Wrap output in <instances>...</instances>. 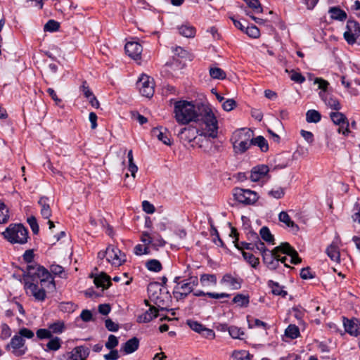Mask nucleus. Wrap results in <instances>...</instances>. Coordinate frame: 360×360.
Returning <instances> with one entry per match:
<instances>
[{"label": "nucleus", "instance_id": "4d7b16f0", "mask_svg": "<svg viewBox=\"0 0 360 360\" xmlns=\"http://www.w3.org/2000/svg\"><path fill=\"white\" fill-rule=\"evenodd\" d=\"M149 252V245L138 244L134 247V253L136 255H148Z\"/></svg>", "mask_w": 360, "mask_h": 360}, {"label": "nucleus", "instance_id": "ea45409f", "mask_svg": "<svg viewBox=\"0 0 360 360\" xmlns=\"http://www.w3.org/2000/svg\"><path fill=\"white\" fill-rule=\"evenodd\" d=\"M285 335L291 339H295L300 335V330L295 325L290 324L285 330Z\"/></svg>", "mask_w": 360, "mask_h": 360}, {"label": "nucleus", "instance_id": "c85d7f7f", "mask_svg": "<svg viewBox=\"0 0 360 360\" xmlns=\"http://www.w3.org/2000/svg\"><path fill=\"white\" fill-rule=\"evenodd\" d=\"M95 285L99 288L107 289L111 285L110 278L105 274H101L94 278Z\"/></svg>", "mask_w": 360, "mask_h": 360}, {"label": "nucleus", "instance_id": "774afa93", "mask_svg": "<svg viewBox=\"0 0 360 360\" xmlns=\"http://www.w3.org/2000/svg\"><path fill=\"white\" fill-rule=\"evenodd\" d=\"M290 79L291 80L299 84H302L305 81V77L302 76L300 72L295 71H292Z\"/></svg>", "mask_w": 360, "mask_h": 360}, {"label": "nucleus", "instance_id": "cd10ccee", "mask_svg": "<svg viewBox=\"0 0 360 360\" xmlns=\"http://www.w3.org/2000/svg\"><path fill=\"white\" fill-rule=\"evenodd\" d=\"M328 13L330 14V18L333 20L343 21L347 17L346 12L338 6L330 8Z\"/></svg>", "mask_w": 360, "mask_h": 360}, {"label": "nucleus", "instance_id": "b1692460", "mask_svg": "<svg viewBox=\"0 0 360 360\" xmlns=\"http://www.w3.org/2000/svg\"><path fill=\"white\" fill-rule=\"evenodd\" d=\"M326 254L331 260L335 262H340V254L339 247L336 242L333 241L326 249Z\"/></svg>", "mask_w": 360, "mask_h": 360}, {"label": "nucleus", "instance_id": "f704fd0d", "mask_svg": "<svg viewBox=\"0 0 360 360\" xmlns=\"http://www.w3.org/2000/svg\"><path fill=\"white\" fill-rule=\"evenodd\" d=\"M259 234L262 240L268 243L274 244V237L271 234L269 229L266 226H263L259 231Z\"/></svg>", "mask_w": 360, "mask_h": 360}, {"label": "nucleus", "instance_id": "9b49d317", "mask_svg": "<svg viewBox=\"0 0 360 360\" xmlns=\"http://www.w3.org/2000/svg\"><path fill=\"white\" fill-rule=\"evenodd\" d=\"M127 260L126 255L120 249L113 245L107 248V261L112 265L119 266Z\"/></svg>", "mask_w": 360, "mask_h": 360}, {"label": "nucleus", "instance_id": "79ce46f5", "mask_svg": "<svg viewBox=\"0 0 360 360\" xmlns=\"http://www.w3.org/2000/svg\"><path fill=\"white\" fill-rule=\"evenodd\" d=\"M146 266L149 271L154 272H159L162 268L161 263L157 259L148 260L146 262Z\"/></svg>", "mask_w": 360, "mask_h": 360}, {"label": "nucleus", "instance_id": "2eb2a0df", "mask_svg": "<svg viewBox=\"0 0 360 360\" xmlns=\"http://www.w3.org/2000/svg\"><path fill=\"white\" fill-rule=\"evenodd\" d=\"M41 286V288H39L37 284L29 281H26L25 283V288L27 290V293L32 295L35 300L38 301H44L45 300V289H49L48 288H44L42 285Z\"/></svg>", "mask_w": 360, "mask_h": 360}, {"label": "nucleus", "instance_id": "f03ea898", "mask_svg": "<svg viewBox=\"0 0 360 360\" xmlns=\"http://www.w3.org/2000/svg\"><path fill=\"white\" fill-rule=\"evenodd\" d=\"M200 131V136L215 139L218 135V122L211 108L201 106L195 122Z\"/></svg>", "mask_w": 360, "mask_h": 360}, {"label": "nucleus", "instance_id": "f257e3e1", "mask_svg": "<svg viewBox=\"0 0 360 360\" xmlns=\"http://www.w3.org/2000/svg\"><path fill=\"white\" fill-rule=\"evenodd\" d=\"M280 252L290 256L291 264H297L301 262L297 252L288 243H282L272 250L264 252L262 255L264 263L270 270H276L278 267Z\"/></svg>", "mask_w": 360, "mask_h": 360}, {"label": "nucleus", "instance_id": "de8ad7c7", "mask_svg": "<svg viewBox=\"0 0 360 360\" xmlns=\"http://www.w3.org/2000/svg\"><path fill=\"white\" fill-rule=\"evenodd\" d=\"M243 257L244 259L254 268L259 264V259L253 255L252 253L243 252Z\"/></svg>", "mask_w": 360, "mask_h": 360}, {"label": "nucleus", "instance_id": "09e8293b", "mask_svg": "<svg viewBox=\"0 0 360 360\" xmlns=\"http://www.w3.org/2000/svg\"><path fill=\"white\" fill-rule=\"evenodd\" d=\"M187 324L193 331L199 334H201L202 330L205 327L202 323L193 320H188Z\"/></svg>", "mask_w": 360, "mask_h": 360}, {"label": "nucleus", "instance_id": "69168bd1", "mask_svg": "<svg viewBox=\"0 0 360 360\" xmlns=\"http://www.w3.org/2000/svg\"><path fill=\"white\" fill-rule=\"evenodd\" d=\"M300 277L302 279H311L314 277V273L311 272L309 267L303 268L300 271Z\"/></svg>", "mask_w": 360, "mask_h": 360}, {"label": "nucleus", "instance_id": "7ed1b4c3", "mask_svg": "<svg viewBox=\"0 0 360 360\" xmlns=\"http://www.w3.org/2000/svg\"><path fill=\"white\" fill-rule=\"evenodd\" d=\"M201 107L195 106L192 102L181 100L174 103V113L176 121L181 124L195 122Z\"/></svg>", "mask_w": 360, "mask_h": 360}, {"label": "nucleus", "instance_id": "f8f14e48", "mask_svg": "<svg viewBox=\"0 0 360 360\" xmlns=\"http://www.w3.org/2000/svg\"><path fill=\"white\" fill-rule=\"evenodd\" d=\"M141 240L144 245H151L155 250L164 247L166 244V241L157 233L150 235L147 232H143L141 235Z\"/></svg>", "mask_w": 360, "mask_h": 360}, {"label": "nucleus", "instance_id": "8fccbe9b", "mask_svg": "<svg viewBox=\"0 0 360 360\" xmlns=\"http://www.w3.org/2000/svg\"><path fill=\"white\" fill-rule=\"evenodd\" d=\"M245 32L254 39L258 38L260 35L259 30L255 25L247 26Z\"/></svg>", "mask_w": 360, "mask_h": 360}, {"label": "nucleus", "instance_id": "6e6552de", "mask_svg": "<svg viewBox=\"0 0 360 360\" xmlns=\"http://www.w3.org/2000/svg\"><path fill=\"white\" fill-rule=\"evenodd\" d=\"M233 195L238 202L245 205H254L259 199V195L255 191L241 188H233Z\"/></svg>", "mask_w": 360, "mask_h": 360}, {"label": "nucleus", "instance_id": "5fc2aeb1", "mask_svg": "<svg viewBox=\"0 0 360 360\" xmlns=\"http://www.w3.org/2000/svg\"><path fill=\"white\" fill-rule=\"evenodd\" d=\"M1 334L0 338L3 340H7L11 335V329L6 323H2L1 325Z\"/></svg>", "mask_w": 360, "mask_h": 360}, {"label": "nucleus", "instance_id": "58836bf2", "mask_svg": "<svg viewBox=\"0 0 360 360\" xmlns=\"http://www.w3.org/2000/svg\"><path fill=\"white\" fill-rule=\"evenodd\" d=\"M210 75L214 79H224L226 77V72L219 68H211L210 69Z\"/></svg>", "mask_w": 360, "mask_h": 360}, {"label": "nucleus", "instance_id": "c9c22d12", "mask_svg": "<svg viewBox=\"0 0 360 360\" xmlns=\"http://www.w3.org/2000/svg\"><path fill=\"white\" fill-rule=\"evenodd\" d=\"M252 145L257 146L262 152L269 150L267 141L262 136H258L256 138L252 137Z\"/></svg>", "mask_w": 360, "mask_h": 360}, {"label": "nucleus", "instance_id": "4be33fe9", "mask_svg": "<svg viewBox=\"0 0 360 360\" xmlns=\"http://www.w3.org/2000/svg\"><path fill=\"white\" fill-rule=\"evenodd\" d=\"M319 96L324 101L325 104L329 106L330 108L336 110L340 109V104L339 101L336 98L330 96L327 92L320 91Z\"/></svg>", "mask_w": 360, "mask_h": 360}, {"label": "nucleus", "instance_id": "bf43d9fd", "mask_svg": "<svg viewBox=\"0 0 360 360\" xmlns=\"http://www.w3.org/2000/svg\"><path fill=\"white\" fill-rule=\"evenodd\" d=\"M248 326L250 328L262 327L265 330L269 328V326L266 323L257 319H252V321L248 320Z\"/></svg>", "mask_w": 360, "mask_h": 360}, {"label": "nucleus", "instance_id": "0eeeda50", "mask_svg": "<svg viewBox=\"0 0 360 360\" xmlns=\"http://www.w3.org/2000/svg\"><path fill=\"white\" fill-rule=\"evenodd\" d=\"M4 237L12 244L23 245L27 242L28 231L21 224H10L3 233Z\"/></svg>", "mask_w": 360, "mask_h": 360}, {"label": "nucleus", "instance_id": "1a4fd4ad", "mask_svg": "<svg viewBox=\"0 0 360 360\" xmlns=\"http://www.w3.org/2000/svg\"><path fill=\"white\" fill-rule=\"evenodd\" d=\"M344 38L349 44H360V25L358 22L354 20L347 21Z\"/></svg>", "mask_w": 360, "mask_h": 360}, {"label": "nucleus", "instance_id": "dca6fc26", "mask_svg": "<svg viewBox=\"0 0 360 360\" xmlns=\"http://www.w3.org/2000/svg\"><path fill=\"white\" fill-rule=\"evenodd\" d=\"M198 135H200L198 129L191 126L181 129L178 133V137L184 143L192 142L197 138Z\"/></svg>", "mask_w": 360, "mask_h": 360}, {"label": "nucleus", "instance_id": "5701e85b", "mask_svg": "<svg viewBox=\"0 0 360 360\" xmlns=\"http://www.w3.org/2000/svg\"><path fill=\"white\" fill-rule=\"evenodd\" d=\"M158 316V309L154 307H150L148 310L139 315L137 321L139 323H148Z\"/></svg>", "mask_w": 360, "mask_h": 360}, {"label": "nucleus", "instance_id": "4468645a", "mask_svg": "<svg viewBox=\"0 0 360 360\" xmlns=\"http://www.w3.org/2000/svg\"><path fill=\"white\" fill-rule=\"evenodd\" d=\"M330 116L333 123L339 126L338 129L339 133L345 135L349 132V122L344 114L339 112H333L330 113Z\"/></svg>", "mask_w": 360, "mask_h": 360}, {"label": "nucleus", "instance_id": "49530a36", "mask_svg": "<svg viewBox=\"0 0 360 360\" xmlns=\"http://www.w3.org/2000/svg\"><path fill=\"white\" fill-rule=\"evenodd\" d=\"M74 352L80 360H85L89 354V349L83 346L75 347Z\"/></svg>", "mask_w": 360, "mask_h": 360}, {"label": "nucleus", "instance_id": "338daca9", "mask_svg": "<svg viewBox=\"0 0 360 360\" xmlns=\"http://www.w3.org/2000/svg\"><path fill=\"white\" fill-rule=\"evenodd\" d=\"M105 328L112 332H116L119 330V325L114 321H112L110 319H108L105 321Z\"/></svg>", "mask_w": 360, "mask_h": 360}, {"label": "nucleus", "instance_id": "e433bc0d", "mask_svg": "<svg viewBox=\"0 0 360 360\" xmlns=\"http://www.w3.org/2000/svg\"><path fill=\"white\" fill-rule=\"evenodd\" d=\"M229 335L234 339H245V333L243 330L237 326H230L228 329Z\"/></svg>", "mask_w": 360, "mask_h": 360}, {"label": "nucleus", "instance_id": "0e129e2a", "mask_svg": "<svg viewBox=\"0 0 360 360\" xmlns=\"http://www.w3.org/2000/svg\"><path fill=\"white\" fill-rule=\"evenodd\" d=\"M236 106V102L231 98L227 99L222 103V108L225 111H231Z\"/></svg>", "mask_w": 360, "mask_h": 360}, {"label": "nucleus", "instance_id": "4c0bfd02", "mask_svg": "<svg viewBox=\"0 0 360 360\" xmlns=\"http://www.w3.org/2000/svg\"><path fill=\"white\" fill-rule=\"evenodd\" d=\"M321 118V114L317 110H309L306 113V120L309 123H317Z\"/></svg>", "mask_w": 360, "mask_h": 360}, {"label": "nucleus", "instance_id": "2f4dec72", "mask_svg": "<svg viewBox=\"0 0 360 360\" xmlns=\"http://www.w3.org/2000/svg\"><path fill=\"white\" fill-rule=\"evenodd\" d=\"M179 34L185 37H193L195 34V29L194 27L185 24L179 27Z\"/></svg>", "mask_w": 360, "mask_h": 360}, {"label": "nucleus", "instance_id": "39448f33", "mask_svg": "<svg viewBox=\"0 0 360 360\" xmlns=\"http://www.w3.org/2000/svg\"><path fill=\"white\" fill-rule=\"evenodd\" d=\"M34 333L27 328H20L18 334H15L6 345V349L11 352L15 356H22L27 351L24 338L31 339L34 337Z\"/></svg>", "mask_w": 360, "mask_h": 360}, {"label": "nucleus", "instance_id": "7c9ffc66", "mask_svg": "<svg viewBox=\"0 0 360 360\" xmlns=\"http://www.w3.org/2000/svg\"><path fill=\"white\" fill-rule=\"evenodd\" d=\"M232 301L240 307H247L250 303V296L238 293L234 296Z\"/></svg>", "mask_w": 360, "mask_h": 360}, {"label": "nucleus", "instance_id": "a211bd4d", "mask_svg": "<svg viewBox=\"0 0 360 360\" xmlns=\"http://www.w3.org/2000/svg\"><path fill=\"white\" fill-rule=\"evenodd\" d=\"M193 290V288L191 286L189 283H187L185 280L181 283H178V285L174 288L173 294L177 300H181L184 299Z\"/></svg>", "mask_w": 360, "mask_h": 360}, {"label": "nucleus", "instance_id": "6e6d98bb", "mask_svg": "<svg viewBox=\"0 0 360 360\" xmlns=\"http://www.w3.org/2000/svg\"><path fill=\"white\" fill-rule=\"evenodd\" d=\"M269 195L276 199H280L284 196L285 191L284 188L281 187H276L269 191Z\"/></svg>", "mask_w": 360, "mask_h": 360}, {"label": "nucleus", "instance_id": "f3484780", "mask_svg": "<svg viewBox=\"0 0 360 360\" xmlns=\"http://www.w3.org/2000/svg\"><path fill=\"white\" fill-rule=\"evenodd\" d=\"M343 326L345 331L350 335L354 337L360 335V323L358 319L343 317Z\"/></svg>", "mask_w": 360, "mask_h": 360}, {"label": "nucleus", "instance_id": "bb28decb", "mask_svg": "<svg viewBox=\"0 0 360 360\" xmlns=\"http://www.w3.org/2000/svg\"><path fill=\"white\" fill-rule=\"evenodd\" d=\"M139 340L137 338H132L127 340L122 346V349L125 354H129L138 349Z\"/></svg>", "mask_w": 360, "mask_h": 360}, {"label": "nucleus", "instance_id": "72a5a7b5", "mask_svg": "<svg viewBox=\"0 0 360 360\" xmlns=\"http://www.w3.org/2000/svg\"><path fill=\"white\" fill-rule=\"evenodd\" d=\"M268 285L271 288V292L276 295H280L283 297L287 295V292L283 289L278 283L273 281H269Z\"/></svg>", "mask_w": 360, "mask_h": 360}, {"label": "nucleus", "instance_id": "37998d69", "mask_svg": "<svg viewBox=\"0 0 360 360\" xmlns=\"http://www.w3.org/2000/svg\"><path fill=\"white\" fill-rule=\"evenodd\" d=\"M49 272L51 273V274H53L56 276H58L59 277H60L62 278H66V274L64 271L63 267L58 264H51L50 266Z\"/></svg>", "mask_w": 360, "mask_h": 360}, {"label": "nucleus", "instance_id": "680f3d73", "mask_svg": "<svg viewBox=\"0 0 360 360\" xmlns=\"http://www.w3.org/2000/svg\"><path fill=\"white\" fill-rule=\"evenodd\" d=\"M37 336L39 339H45V338H51L52 337V334L49 329L41 328L37 330Z\"/></svg>", "mask_w": 360, "mask_h": 360}, {"label": "nucleus", "instance_id": "9d476101", "mask_svg": "<svg viewBox=\"0 0 360 360\" xmlns=\"http://www.w3.org/2000/svg\"><path fill=\"white\" fill-rule=\"evenodd\" d=\"M136 86L143 96L150 98L153 96V79L148 75H141L136 82Z\"/></svg>", "mask_w": 360, "mask_h": 360}, {"label": "nucleus", "instance_id": "423d86ee", "mask_svg": "<svg viewBox=\"0 0 360 360\" xmlns=\"http://www.w3.org/2000/svg\"><path fill=\"white\" fill-rule=\"evenodd\" d=\"M253 131L249 129H240L235 131L231 138L233 150L236 153H244L252 146Z\"/></svg>", "mask_w": 360, "mask_h": 360}, {"label": "nucleus", "instance_id": "052dcab7", "mask_svg": "<svg viewBox=\"0 0 360 360\" xmlns=\"http://www.w3.org/2000/svg\"><path fill=\"white\" fill-rule=\"evenodd\" d=\"M34 234H37L39 231V225L37 219L32 216L27 218V220Z\"/></svg>", "mask_w": 360, "mask_h": 360}, {"label": "nucleus", "instance_id": "13d9d810", "mask_svg": "<svg viewBox=\"0 0 360 360\" xmlns=\"http://www.w3.org/2000/svg\"><path fill=\"white\" fill-rule=\"evenodd\" d=\"M118 343L119 342L117 337L114 335H110L105 346L108 349H112L118 345Z\"/></svg>", "mask_w": 360, "mask_h": 360}, {"label": "nucleus", "instance_id": "c756f323", "mask_svg": "<svg viewBox=\"0 0 360 360\" xmlns=\"http://www.w3.org/2000/svg\"><path fill=\"white\" fill-rule=\"evenodd\" d=\"M49 341L46 345V348H44V351L50 352V351H57L61 347L62 340L58 337H51L49 338Z\"/></svg>", "mask_w": 360, "mask_h": 360}, {"label": "nucleus", "instance_id": "e2e57ef3", "mask_svg": "<svg viewBox=\"0 0 360 360\" xmlns=\"http://www.w3.org/2000/svg\"><path fill=\"white\" fill-rule=\"evenodd\" d=\"M353 214L352 216V218L354 221L358 222L360 224V204L356 202L355 203L353 210H352Z\"/></svg>", "mask_w": 360, "mask_h": 360}, {"label": "nucleus", "instance_id": "a18cd8bd", "mask_svg": "<svg viewBox=\"0 0 360 360\" xmlns=\"http://www.w3.org/2000/svg\"><path fill=\"white\" fill-rule=\"evenodd\" d=\"M231 356L233 360H250V355L246 350L234 351Z\"/></svg>", "mask_w": 360, "mask_h": 360}, {"label": "nucleus", "instance_id": "a878e982", "mask_svg": "<svg viewBox=\"0 0 360 360\" xmlns=\"http://www.w3.org/2000/svg\"><path fill=\"white\" fill-rule=\"evenodd\" d=\"M152 135L153 136L157 137L159 141H162L165 145H171L170 139L167 133L166 129H164V131H162V127L154 128L152 130Z\"/></svg>", "mask_w": 360, "mask_h": 360}, {"label": "nucleus", "instance_id": "603ef678", "mask_svg": "<svg viewBox=\"0 0 360 360\" xmlns=\"http://www.w3.org/2000/svg\"><path fill=\"white\" fill-rule=\"evenodd\" d=\"M254 237L256 239V241L254 243V250L257 249L261 252L262 255H263L264 252L269 251V250L266 248L264 243L261 241L256 233L254 234Z\"/></svg>", "mask_w": 360, "mask_h": 360}, {"label": "nucleus", "instance_id": "20e7f679", "mask_svg": "<svg viewBox=\"0 0 360 360\" xmlns=\"http://www.w3.org/2000/svg\"><path fill=\"white\" fill-rule=\"evenodd\" d=\"M32 281L39 279L41 285L53 291L56 289L54 278L51 273L43 266L38 264H30L27 266V275Z\"/></svg>", "mask_w": 360, "mask_h": 360}, {"label": "nucleus", "instance_id": "473e14b6", "mask_svg": "<svg viewBox=\"0 0 360 360\" xmlns=\"http://www.w3.org/2000/svg\"><path fill=\"white\" fill-rule=\"evenodd\" d=\"M200 283L202 286L209 285H215L217 284V276L214 274H203L200 276Z\"/></svg>", "mask_w": 360, "mask_h": 360}, {"label": "nucleus", "instance_id": "ddd939ff", "mask_svg": "<svg viewBox=\"0 0 360 360\" xmlns=\"http://www.w3.org/2000/svg\"><path fill=\"white\" fill-rule=\"evenodd\" d=\"M243 278L236 274H226L220 281L221 285L231 290H238L241 288Z\"/></svg>", "mask_w": 360, "mask_h": 360}, {"label": "nucleus", "instance_id": "864d4df0", "mask_svg": "<svg viewBox=\"0 0 360 360\" xmlns=\"http://www.w3.org/2000/svg\"><path fill=\"white\" fill-rule=\"evenodd\" d=\"M60 27V24L54 20H49L44 25V31L55 32Z\"/></svg>", "mask_w": 360, "mask_h": 360}, {"label": "nucleus", "instance_id": "393cba45", "mask_svg": "<svg viewBox=\"0 0 360 360\" xmlns=\"http://www.w3.org/2000/svg\"><path fill=\"white\" fill-rule=\"evenodd\" d=\"M49 201L48 198L41 197L38 202L41 207V214L44 219H49L51 216V210Z\"/></svg>", "mask_w": 360, "mask_h": 360}, {"label": "nucleus", "instance_id": "c03bdc74", "mask_svg": "<svg viewBox=\"0 0 360 360\" xmlns=\"http://www.w3.org/2000/svg\"><path fill=\"white\" fill-rule=\"evenodd\" d=\"M9 219L8 209L4 202L0 200V224H5Z\"/></svg>", "mask_w": 360, "mask_h": 360}, {"label": "nucleus", "instance_id": "3c124183", "mask_svg": "<svg viewBox=\"0 0 360 360\" xmlns=\"http://www.w3.org/2000/svg\"><path fill=\"white\" fill-rule=\"evenodd\" d=\"M248 6L253 9L256 13H262V8L259 0H243Z\"/></svg>", "mask_w": 360, "mask_h": 360}, {"label": "nucleus", "instance_id": "aec40b11", "mask_svg": "<svg viewBox=\"0 0 360 360\" xmlns=\"http://www.w3.org/2000/svg\"><path fill=\"white\" fill-rule=\"evenodd\" d=\"M269 171L268 166L264 165L254 167L251 170L250 179L252 181L257 182L264 178Z\"/></svg>", "mask_w": 360, "mask_h": 360}, {"label": "nucleus", "instance_id": "412c9836", "mask_svg": "<svg viewBox=\"0 0 360 360\" xmlns=\"http://www.w3.org/2000/svg\"><path fill=\"white\" fill-rule=\"evenodd\" d=\"M278 219L281 222L285 224L286 227L290 229V231L297 233L299 231V226L291 219L286 212L282 211L280 212Z\"/></svg>", "mask_w": 360, "mask_h": 360}, {"label": "nucleus", "instance_id": "6ab92c4d", "mask_svg": "<svg viewBox=\"0 0 360 360\" xmlns=\"http://www.w3.org/2000/svg\"><path fill=\"white\" fill-rule=\"evenodd\" d=\"M127 54L134 60L140 58V56L143 51L142 46L136 41H129L124 46Z\"/></svg>", "mask_w": 360, "mask_h": 360}, {"label": "nucleus", "instance_id": "a19ab883", "mask_svg": "<svg viewBox=\"0 0 360 360\" xmlns=\"http://www.w3.org/2000/svg\"><path fill=\"white\" fill-rule=\"evenodd\" d=\"M49 328L52 333L60 334L62 333L65 329V324L63 321H56L53 323H51L49 326Z\"/></svg>", "mask_w": 360, "mask_h": 360}]
</instances>
